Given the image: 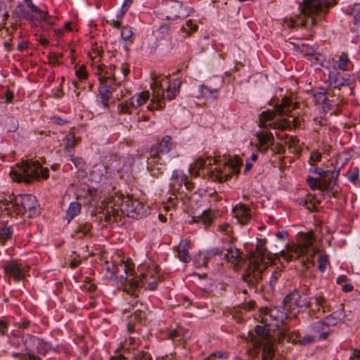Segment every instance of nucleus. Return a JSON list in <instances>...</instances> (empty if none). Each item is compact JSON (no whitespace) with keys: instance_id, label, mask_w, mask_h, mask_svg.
Instances as JSON below:
<instances>
[{"instance_id":"f257e3e1","label":"nucleus","mask_w":360,"mask_h":360,"mask_svg":"<svg viewBox=\"0 0 360 360\" xmlns=\"http://www.w3.org/2000/svg\"><path fill=\"white\" fill-rule=\"evenodd\" d=\"M295 108L292 105V102L290 98L284 97L281 103L275 105L274 110H266L262 112L259 115V126L263 129L256 132L255 135L258 139V148L261 150L266 151L269 146L274 144V139L272 133L267 131L269 129L288 130L292 127L299 126V122L294 117L292 121L285 118L280 119L278 121H273L275 115L289 116L292 110Z\"/></svg>"},{"instance_id":"f03ea898","label":"nucleus","mask_w":360,"mask_h":360,"mask_svg":"<svg viewBox=\"0 0 360 360\" xmlns=\"http://www.w3.org/2000/svg\"><path fill=\"white\" fill-rule=\"evenodd\" d=\"M265 245L266 240L258 239L255 250L249 252V264L243 275V280L251 288L264 287L263 272L267 264L265 259L269 258Z\"/></svg>"},{"instance_id":"7ed1b4c3","label":"nucleus","mask_w":360,"mask_h":360,"mask_svg":"<svg viewBox=\"0 0 360 360\" xmlns=\"http://www.w3.org/2000/svg\"><path fill=\"white\" fill-rule=\"evenodd\" d=\"M0 209L7 212L8 215H25L31 218L39 214V205L35 196L31 194L10 195L0 203Z\"/></svg>"},{"instance_id":"20e7f679","label":"nucleus","mask_w":360,"mask_h":360,"mask_svg":"<svg viewBox=\"0 0 360 360\" xmlns=\"http://www.w3.org/2000/svg\"><path fill=\"white\" fill-rule=\"evenodd\" d=\"M335 4V0H303L300 5L301 15L292 23L302 27L313 26Z\"/></svg>"},{"instance_id":"39448f33","label":"nucleus","mask_w":360,"mask_h":360,"mask_svg":"<svg viewBox=\"0 0 360 360\" xmlns=\"http://www.w3.org/2000/svg\"><path fill=\"white\" fill-rule=\"evenodd\" d=\"M12 179L17 181L30 183L33 179L39 177L46 179L49 176V169L42 168L38 161L26 160L18 165V169H12L10 172Z\"/></svg>"},{"instance_id":"423d86ee","label":"nucleus","mask_w":360,"mask_h":360,"mask_svg":"<svg viewBox=\"0 0 360 360\" xmlns=\"http://www.w3.org/2000/svg\"><path fill=\"white\" fill-rule=\"evenodd\" d=\"M265 326H257L255 328L256 337L252 334L251 336V342L255 349L262 348V360H271L274 355L273 343L269 335V328Z\"/></svg>"},{"instance_id":"0eeeda50","label":"nucleus","mask_w":360,"mask_h":360,"mask_svg":"<svg viewBox=\"0 0 360 360\" xmlns=\"http://www.w3.org/2000/svg\"><path fill=\"white\" fill-rule=\"evenodd\" d=\"M120 207L123 213L134 219L146 217L150 212L148 205L130 195L122 197Z\"/></svg>"},{"instance_id":"6e6552de","label":"nucleus","mask_w":360,"mask_h":360,"mask_svg":"<svg viewBox=\"0 0 360 360\" xmlns=\"http://www.w3.org/2000/svg\"><path fill=\"white\" fill-rule=\"evenodd\" d=\"M313 240L312 231L301 233L299 238V244L287 245L286 250H283L281 252V256L287 261L291 260L294 255L296 257H299L307 252L308 248L312 245Z\"/></svg>"},{"instance_id":"1a4fd4ad","label":"nucleus","mask_w":360,"mask_h":360,"mask_svg":"<svg viewBox=\"0 0 360 360\" xmlns=\"http://www.w3.org/2000/svg\"><path fill=\"white\" fill-rule=\"evenodd\" d=\"M260 313L262 323L269 326H272L275 327H278L286 319L296 318L297 316L296 313H289L284 307L282 310H280L277 307L270 309H261Z\"/></svg>"},{"instance_id":"9d476101","label":"nucleus","mask_w":360,"mask_h":360,"mask_svg":"<svg viewBox=\"0 0 360 360\" xmlns=\"http://www.w3.org/2000/svg\"><path fill=\"white\" fill-rule=\"evenodd\" d=\"M153 82L150 87L153 91L150 103L147 106L149 110H161L165 107V91L162 86V82L165 78L160 79V76L154 75L152 77Z\"/></svg>"},{"instance_id":"9b49d317","label":"nucleus","mask_w":360,"mask_h":360,"mask_svg":"<svg viewBox=\"0 0 360 360\" xmlns=\"http://www.w3.org/2000/svg\"><path fill=\"white\" fill-rule=\"evenodd\" d=\"M283 307L289 313L295 309L309 308L311 298L297 290H294L286 295L283 300Z\"/></svg>"},{"instance_id":"f8f14e48","label":"nucleus","mask_w":360,"mask_h":360,"mask_svg":"<svg viewBox=\"0 0 360 360\" xmlns=\"http://www.w3.org/2000/svg\"><path fill=\"white\" fill-rule=\"evenodd\" d=\"M158 281V278L154 277L153 273L148 271L140 275L139 280L129 279V283L124 286V291L134 295L135 290L144 285H146L147 289L150 290H155L157 288Z\"/></svg>"},{"instance_id":"ddd939ff","label":"nucleus","mask_w":360,"mask_h":360,"mask_svg":"<svg viewBox=\"0 0 360 360\" xmlns=\"http://www.w3.org/2000/svg\"><path fill=\"white\" fill-rule=\"evenodd\" d=\"M132 272L133 270L129 267L128 264L122 262L113 264L112 269L110 266H107L105 276L110 279L115 278L121 283H124V282L128 283L129 279L127 278V276H131Z\"/></svg>"},{"instance_id":"4468645a","label":"nucleus","mask_w":360,"mask_h":360,"mask_svg":"<svg viewBox=\"0 0 360 360\" xmlns=\"http://www.w3.org/2000/svg\"><path fill=\"white\" fill-rule=\"evenodd\" d=\"M30 269L29 266H25L17 260H11L4 266V271L9 278H13L15 282L25 278Z\"/></svg>"},{"instance_id":"2eb2a0df","label":"nucleus","mask_w":360,"mask_h":360,"mask_svg":"<svg viewBox=\"0 0 360 360\" xmlns=\"http://www.w3.org/2000/svg\"><path fill=\"white\" fill-rule=\"evenodd\" d=\"M23 345L26 351L33 353L37 352L41 354H45L51 348V345L35 336H28L23 341Z\"/></svg>"},{"instance_id":"dca6fc26","label":"nucleus","mask_w":360,"mask_h":360,"mask_svg":"<svg viewBox=\"0 0 360 360\" xmlns=\"http://www.w3.org/2000/svg\"><path fill=\"white\" fill-rule=\"evenodd\" d=\"M167 18L174 20L179 18H186L189 15L191 8L186 5H184L180 1H171L167 8Z\"/></svg>"},{"instance_id":"f3484780","label":"nucleus","mask_w":360,"mask_h":360,"mask_svg":"<svg viewBox=\"0 0 360 360\" xmlns=\"http://www.w3.org/2000/svg\"><path fill=\"white\" fill-rule=\"evenodd\" d=\"M115 78L114 75L103 76L99 77L101 86L99 87V94L101 97V101L105 107L108 106V102L112 97L113 91L112 84Z\"/></svg>"},{"instance_id":"a211bd4d","label":"nucleus","mask_w":360,"mask_h":360,"mask_svg":"<svg viewBox=\"0 0 360 360\" xmlns=\"http://www.w3.org/2000/svg\"><path fill=\"white\" fill-rule=\"evenodd\" d=\"M352 80V76L349 74H342L334 71L330 72L328 75L330 85L333 88L348 86L351 84Z\"/></svg>"},{"instance_id":"6ab92c4d","label":"nucleus","mask_w":360,"mask_h":360,"mask_svg":"<svg viewBox=\"0 0 360 360\" xmlns=\"http://www.w3.org/2000/svg\"><path fill=\"white\" fill-rule=\"evenodd\" d=\"M294 49L307 58L312 63L319 60V54L316 51V48L314 45L307 43L292 44Z\"/></svg>"},{"instance_id":"aec40b11","label":"nucleus","mask_w":360,"mask_h":360,"mask_svg":"<svg viewBox=\"0 0 360 360\" xmlns=\"http://www.w3.org/2000/svg\"><path fill=\"white\" fill-rule=\"evenodd\" d=\"M232 212L237 221L241 224H247L252 216L250 207L242 203L233 207Z\"/></svg>"},{"instance_id":"412c9836","label":"nucleus","mask_w":360,"mask_h":360,"mask_svg":"<svg viewBox=\"0 0 360 360\" xmlns=\"http://www.w3.org/2000/svg\"><path fill=\"white\" fill-rule=\"evenodd\" d=\"M164 154L161 153L160 151L156 147L153 146L148 150V156L147 158V165L148 168L153 172V175H155L157 173L155 172V167L159 164L161 160L162 155Z\"/></svg>"},{"instance_id":"4be33fe9","label":"nucleus","mask_w":360,"mask_h":360,"mask_svg":"<svg viewBox=\"0 0 360 360\" xmlns=\"http://www.w3.org/2000/svg\"><path fill=\"white\" fill-rule=\"evenodd\" d=\"M190 247L191 242L188 239L181 240L179 245L176 247L177 256L179 259L184 263H187L191 259V257L189 253Z\"/></svg>"},{"instance_id":"5701e85b","label":"nucleus","mask_w":360,"mask_h":360,"mask_svg":"<svg viewBox=\"0 0 360 360\" xmlns=\"http://www.w3.org/2000/svg\"><path fill=\"white\" fill-rule=\"evenodd\" d=\"M76 198L78 200L83 201V203H89L92 198L93 191L89 186L82 184H79L75 190Z\"/></svg>"},{"instance_id":"b1692460","label":"nucleus","mask_w":360,"mask_h":360,"mask_svg":"<svg viewBox=\"0 0 360 360\" xmlns=\"http://www.w3.org/2000/svg\"><path fill=\"white\" fill-rule=\"evenodd\" d=\"M345 317V313L343 307V304H341V307L335 311L331 313L330 315L326 316L323 320L326 323V325L331 326H336L338 323L342 321Z\"/></svg>"},{"instance_id":"393cba45","label":"nucleus","mask_w":360,"mask_h":360,"mask_svg":"<svg viewBox=\"0 0 360 360\" xmlns=\"http://www.w3.org/2000/svg\"><path fill=\"white\" fill-rule=\"evenodd\" d=\"M312 330L314 333L319 334V339L320 340L326 339L331 332L330 328L326 325L323 319L313 325Z\"/></svg>"},{"instance_id":"a878e982","label":"nucleus","mask_w":360,"mask_h":360,"mask_svg":"<svg viewBox=\"0 0 360 360\" xmlns=\"http://www.w3.org/2000/svg\"><path fill=\"white\" fill-rule=\"evenodd\" d=\"M217 160L211 157H208L207 159L199 158L191 165L190 172L191 173L195 172L198 174L197 170L208 167L209 166L215 164Z\"/></svg>"},{"instance_id":"bb28decb","label":"nucleus","mask_w":360,"mask_h":360,"mask_svg":"<svg viewBox=\"0 0 360 360\" xmlns=\"http://www.w3.org/2000/svg\"><path fill=\"white\" fill-rule=\"evenodd\" d=\"M219 91V87L212 88L207 85L202 84L199 86L197 97L217 99Z\"/></svg>"},{"instance_id":"cd10ccee","label":"nucleus","mask_w":360,"mask_h":360,"mask_svg":"<svg viewBox=\"0 0 360 360\" xmlns=\"http://www.w3.org/2000/svg\"><path fill=\"white\" fill-rule=\"evenodd\" d=\"M150 94L148 91H142L129 98V104L132 105L134 109L141 106L149 99Z\"/></svg>"},{"instance_id":"c85d7f7f","label":"nucleus","mask_w":360,"mask_h":360,"mask_svg":"<svg viewBox=\"0 0 360 360\" xmlns=\"http://www.w3.org/2000/svg\"><path fill=\"white\" fill-rule=\"evenodd\" d=\"M167 83L168 84L166 88L167 99L171 101L179 93L181 82L178 79H174L173 81L168 82Z\"/></svg>"},{"instance_id":"c756f323","label":"nucleus","mask_w":360,"mask_h":360,"mask_svg":"<svg viewBox=\"0 0 360 360\" xmlns=\"http://www.w3.org/2000/svg\"><path fill=\"white\" fill-rule=\"evenodd\" d=\"M224 250L226 251L225 258L231 263L236 264L239 263L241 259L240 252L238 249L232 248L231 243H229V247L226 248H223Z\"/></svg>"},{"instance_id":"7c9ffc66","label":"nucleus","mask_w":360,"mask_h":360,"mask_svg":"<svg viewBox=\"0 0 360 360\" xmlns=\"http://www.w3.org/2000/svg\"><path fill=\"white\" fill-rule=\"evenodd\" d=\"M80 141V139H77L75 138L72 133H69L65 136L63 139L65 144L64 150L65 153L68 155L73 153V149L78 142Z\"/></svg>"},{"instance_id":"2f4dec72","label":"nucleus","mask_w":360,"mask_h":360,"mask_svg":"<svg viewBox=\"0 0 360 360\" xmlns=\"http://www.w3.org/2000/svg\"><path fill=\"white\" fill-rule=\"evenodd\" d=\"M130 303L134 308H136L134 312L136 319H137L138 320L146 319L148 309L146 307H143L141 303L139 304L141 307H138L139 302L136 300V297L132 298L131 300L130 301Z\"/></svg>"},{"instance_id":"473e14b6","label":"nucleus","mask_w":360,"mask_h":360,"mask_svg":"<svg viewBox=\"0 0 360 360\" xmlns=\"http://www.w3.org/2000/svg\"><path fill=\"white\" fill-rule=\"evenodd\" d=\"M351 65L352 63L349 58L348 54L346 53H342L338 60L335 62V69L342 71L349 70Z\"/></svg>"},{"instance_id":"72a5a7b5","label":"nucleus","mask_w":360,"mask_h":360,"mask_svg":"<svg viewBox=\"0 0 360 360\" xmlns=\"http://www.w3.org/2000/svg\"><path fill=\"white\" fill-rule=\"evenodd\" d=\"M81 211V202H72L68 207L65 215V219L70 222L75 216L78 215Z\"/></svg>"},{"instance_id":"f704fd0d","label":"nucleus","mask_w":360,"mask_h":360,"mask_svg":"<svg viewBox=\"0 0 360 360\" xmlns=\"http://www.w3.org/2000/svg\"><path fill=\"white\" fill-rule=\"evenodd\" d=\"M314 304L316 309L314 310V312L322 311V314H325L330 310L328 305L326 304V300L322 295L316 296L314 298Z\"/></svg>"},{"instance_id":"c9c22d12","label":"nucleus","mask_w":360,"mask_h":360,"mask_svg":"<svg viewBox=\"0 0 360 360\" xmlns=\"http://www.w3.org/2000/svg\"><path fill=\"white\" fill-rule=\"evenodd\" d=\"M25 2L27 5V6L30 8L32 12L37 13L39 15V18L40 19L45 20L49 24H52V22L49 21L50 18L46 11H43L40 10L36 5L33 4L32 0H25Z\"/></svg>"},{"instance_id":"e433bc0d","label":"nucleus","mask_w":360,"mask_h":360,"mask_svg":"<svg viewBox=\"0 0 360 360\" xmlns=\"http://www.w3.org/2000/svg\"><path fill=\"white\" fill-rule=\"evenodd\" d=\"M170 141L171 137L169 136H165L162 138L161 142L156 143L154 145V146L156 147V148H158L161 153L165 155L169 153L172 148Z\"/></svg>"},{"instance_id":"4c0bfd02","label":"nucleus","mask_w":360,"mask_h":360,"mask_svg":"<svg viewBox=\"0 0 360 360\" xmlns=\"http://www.w3.org/2000/svg\"><path fill=\"white\" fill-rule=\"evenodd\" d=\"M91 228L92 226L90 223L84 222L79 224L75 230V234L78 238H82L90 233Z\"/></svg>"},{"instance_id":"58836bf2","label":"nucleus","mask_w":360,"mask_h":360,"mask_svg":"<svg viewBox=\"0 0 360 360\" xmlns=\"http://www.w3.org/2000/svg\"><path fill=\"white\" fill-rule=\"evenodd\" d=\"M300 204L304 206L309 211H314L317 209L319 201L316 200L314 197L308 196L307 198H302Z\"/></svg>"},{"instance_id":"ea45409f","label":"nucleus","mask_w":360,"mask_h":360,"mask_svg":"<svg viewBox=\"0 0 360 360\" xmlns=\"http://www.w3.org/2000/svg\"><path fill=\"white\" fill-rule=\"evenodd\" d=\"M210 259L207 252H199L194 257V264L195 267L200 268L202 266H206L208 260Z\"/></svg>"},{"instance_id":"a19ab883","label":"nucleus","mask_w":360,"mask_h":360,"mask_svg":"<svg viewBox=\"0 0 360 360\" xmlns=\"http://www.w3.org/2000/svg\"><path fill=\"white\" fill-rule=\"evenodd\" d=\"M347 13H348L354 17V22L355 25H358L360 23V5L359 4H354V5L349 6L348 10L347 11Z\"/></svg>"},{"instance_id":"79ce46f5","label":"nucleus","mask_w":360,"mask_h":360,"mask_svg":"<svg viewBox=\"0 0 360 360\" xmlns=\"http://www.w3.org/2000/svg\"><path fill=\"white\" fill-rule=\"evenodd\" d=\"M15 12L17 17L18 18H21L30 21L32 20L34 18L32 14L25 11L23 5L20 3L18 4Z\"/></svg>"},{"instance_id":"37998d69","label":"nucleus","mask_w":360,"mask_h":360,"mask_svg":"<svg viewBox=\"0 0 360 360\" xmlns=\"http://www.w3.org/2000/svg\"><path fill=\"white\" fill-rule=\"evenodd\" d=\"M154 34L157 40L167 39L169 37V27L166 25L160 26L159 28L154 32Z\"/></svg>"},{"instance_id":"c03bdc74","label":"nucleus","mask_w":360,"mask_h":360,"mask_svg":"<svg viewBox=\"0 0 360 360\" xmlns=\"http://www.w3.org/2000/svg\"><path fill=\"white\" fill-rule=\"evenodd\" d=\"M25 352H13L12 356L13 358L20 357L22 360H41V359L34 355V354L26 351L25 349Z\"/></svg>"},{"instance_id":"a18cd8bd","label":"nucleus","mask_w":360,"mask_h":360,"mask_svg":"<svg viewBox=\"0 0 360 360\" xmlns=\"http://www.w3.org/2000/svg\"><path fill=\"white\" fill-rule=\"evenodd\" d=\"M12 236V231L10 227L4 226L0 229V243L4 244V243L11 239Z\"/></svg>"},{"instance_id":"49530a36","label":"nucleus","mask_w":360,"mask_h":360,"mask_svg":"<svg viewBox=\"0 0 360 360\" xmlns=\"http://www.w3.org/2000/svg\"><path fill=\"white\" fill-rule=\"evenodd\" d=\"M118 111L120 113L122 114H131L134 110V108L131 104H129V99L121 103L118 105L117 107Z\"/></svg>"},{"instance_id":"de8ad7c7","label":"nucleus","mask_w":360,"mask_h":360,"mask_svg":"<svg viewBox=\"0 0 360 360\" xmlns=\"http://www.w3.org/2000/svg\"><path fill=\"white\" fill-rule=\"evenodd\" d=\"M198 30V25L194 24L192 20H187L184 25L182 26V30L189 36L192 32Z\"/></svg>"},{"instance_id":"09e8293b","label":"nucleus","mask_w":360,"mask_h":360,"mask_svg":"<svg viewBox=\"0 0 360 360\" xmlns=\"http://www.w3.org/2000/svg\"><path fill=\"white\" fill-rule=\"evenodd\" d=\"M314 172L318 174L321 177L328 176V175H330L332 179L338 178L339 172L335 171H326L321 168L316 167L314 169Z\"/></svg>"},{"instance_id":"8fccbe9b","label":"nucleus","mask_w":360,"mask_h":360,"mask_svg":"<svg viewBox=\"0 0 360 360\" xmlns=\"http://www.w3.org/2000/svg\"><path fill=\"white\" fill-rule=\"evenodd\" d=\"M133 360H152L151 355L146 351L140 350L133 354Z\"/></svg>"},{"instance_id":"3c124183","label":"nucleus","mask_w":360,"mask_h":360,"mask_svg":"<svg viewBox=\"0 0 360 360\" xmlns=\"http://www.w3.org/2000/svg\"><path fill=\"white\" fill-rule=\"evenodd\" d=\"M134 34L132 27L129 26H124L121 30V37L124 40L127 41Z\"/></svg>"},{"instance_id":"603ef678","label":"nucleus","mask_w":360,"mask_h":360,"mask_svg":"<svg viewBox=\"0 0 360 360\" xmlns=\"http://www.w3.org/2000/svg\"><path fill=\"white\" fill-rule=\"evenodd\" d=\"M68 156L69 158V160L75 165L76 167L82 168L84 166V160L81 158L75 157L73 155V153L68 154Z\"/></svg>"},{"instance_id":"864d4df0","label":"nucleus","mask_w":360,"mask_h":360,"mask_svg":"<svg viewBox=\"0 0 360 360\" xmlns=\"http://www.w3.org/2000/svg\"><path fill=\"white\" fill-rule=\"evenodd\" d=\"M318 189L321 191H327L333 187V181H327L326 179H319Z\"/></svg>"},{"instance_id":"5fc2aeb1","label":"nucleus","mask_w":360,"mask_h":360,"mask_svg":"<svg viewBox=\"0 0 360 360\" xmlns=\"http://www.w3.org/2000/svg\"><path fill=\"white\" fill-rule=\"evenodd\" d=\"M318 263H319V269L322 272L324 271L327 264H328V256L321 255L318 260Z\"/></svg>"},{"instance_id":"6e6d98bb","label":"nucleus","mask_w":360,"mask_h":360,"mask_svg":"<svg viewBox=\"0 0 360 360\" xmlns=\"http://www.w3.org/2000/svg\"><path fill=\"white\" fill-rule=\"evenodd\" d=\"M132 1V0H124L120 8L118 17L122 18L124 15V13L128 11L129 7L131 6Z\"/></svg>"},{"instance_id":"4d7b16f0","label":"nucleus","mask_w":360,"mask_h":360,"mask_svg":"<svg viewBox=\"0 0 360 360\" xmlns=\"http://www.w3.org/2000/svg\"><path fill=\"white\" fill-rule=\"evenodd\" d=\"M321 153L315 150V151H313L310 155V158H309V163L311 165H314L315 164L316 162H318L321 160Z\"/></svg>"},{"instance_id":"13d9d810","label":"nucleus","mask_w":360,"mask_h":360,"mask_svg":"<svg viewBox=\"0 0 360 360\" xmlns=\"http://www.w3.org/2000/svg\"><path fill=\"white\" fill-rule=\"evenodd\" d=\"M210 259L216 255H222L223 251L218 248H213L206 251Z\"/></svg>"},{"instance_id":"bf43d9fd","label":"nucleus","mask_w":360,"mask_h":360,"mask_svg":"<svg viewBox=\"0 0 360 360\" xmlns=\"http://www.w3.org/2000/svg\"><path fill=\"white\" fill-rule=\"evenodd\" d=\"M307 184H309V187L312 190L318 189V188H319V186H318L319 179H316V178H313V177L309 176L307 179Z\"/></svg>"},{"instance_id":"052dcab7","label":"nucleus","mask_w":360,"mask_h":360,"mask_svg":"<svg viewBox=\"0 0 360 360\" xmlns=\"http://www.w3.org/2000/svg\"><path fill=\"white\" fill-rule=\"evenodd\" d=\"M212 357H217L220 359H225L228 358V354L225 352H216L210 354L206 360L210 359Z\"/></svg>"},{"instance_id":"680f3d73","label":"nucleus","mask_w":360,"mask_h":360,"mask_svg":"<svg viewBox=\"0 0 360 360\" xmlns=\"http://www.w3.org/2000/svg\"><path fill=\"white\" fill-rule=\"evenodd\" d=\"M76 75L79 79H85L87 77V72L84 66H81L76 70Z\"/></svg>"},{"instance_id":"e2e57ef3","label":"nucleus","mask_w":360,"mask_h":360,"mask_svg":"<svg viewBox=\"0 0 360 360\" xmlns=\"http://www.w3.org/2000/svg\"><path fill=\"white\" fill-rule=\"evenodd\" d=\"M50 120L52 123L58 125H63L68 122L66 120L56 115L52 116Z\"/></svg>"},{"instance_id":"0e129e2a","label":"nucleus","mask_w":360,"mask_h":360,"mask_svg":"<svg viewBox=\"0 0 360 360\" xmlns=\"http://www.w3.org/2000/svg\"><path fill=\"white\" fill-rule=\"evenodd\" d=\"M314 340H315V338L313 336L307 335V336L302 338L299 341L302 345H307V344H309V343L314 342Z\"/></svg>"},{"instance_id":"69168bd1","label":"nucleus","mask_w":360,"mask_h":360,"mask_svg":"<svg viewBox=\"0 0 360 360\" xmlns=\"http://www.w3.org/2000/svg\"><path fill=\"white\" fill-rule=\"evenodd\" d=\"M200 219L202 220L204 224H208L210 222V217L206 212V210H203L200 217H199Z\"/></svg>"},{"instance_id":"338daca9","label":"nucleus","mask_w":360,"mask_h":360,"mask_svg":"<svg viewBox=\"0 0 360 360\" xmlns=\"http://www.w3.org/2000/svg\"><path fill=\"white\" fill-rule=\"evenodd\" d=\"M8 329V323L0 319V335H4Z\"/></svg>"},{"instance_id":"774afa93","label":"nucleus","mask_w":360,"mask_h":360,"mask_svg":"<svg viewBox=\"0 0 360 360\" xmlns=\"http://www.w3.org/2000/svg\"><path fill=\"white\" fill-rule=\"evenodd\" d=\"M277 279H278V273L276 271H274L272 274V275L269 279V281L271 289L274 288V286L275 285V284L277 281Z\"/></svg>"}]
</instances>
